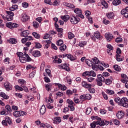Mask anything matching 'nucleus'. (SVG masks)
<instances>
[{
    "label": "nucleus",
    "mask_w": 128,
    "mask_h": 128,
    "mask_svg": "<svg viewBox=\"0 0 128 128\" xmlns=\"http://www.w3.org/2000/svg\"><path fill=\"white\" fill-rule=\"evenodd\" d=\"M85 100H92V95L89 94H85Z\"/></svg>",
    "instance_id": "37998d69"
},
{
    "label": "nucleus",
    "mask_w": 128,
    "mask_h": 128,
    "mask_svg": "<svg viewBox=\"0 0 128 128\" xmlns=\"http://www.w3.org/2000/svg\"><path fill=\"white\" fill-rule=\"evenodd\" d=\"M90 76V71H86L82 74L83 76Z\"/></svg>",
    "instance_id": "58836bf2"
},
{
    "label": "nucleus",
    "mask_w": 128,
    "mask_h": 128,
    "mask_svg": "<svg viewBox=\"0 0 128 128\" xmlns=\"http://www.w3.org/2000/svg\"><path fill=\"white\" fill-rule=\"evenodd\" d=\"M41 114H44L46 113V106L44 105H42L40 110Z\"/></svg>",
    "instance_id": "412c9836"
},
{
    "label": "nucleus",
    "mask_w": 128,
    "mask_h": 128,
    "mask_svg": "<svg viewBox=\"0 0 128 128\" xmlns=\"http://www.w3.org/2000/svg\"><path fill=\"white\" fill-rule=\"evenodd\" d=\"M29 32H30L28 30H24L22 32H21V36H24V38H26V36H28Z\"/></svg>",
    "instance_id": "aec40b11"
},
{
    "label": "nucleus",
    "mask_w": 128,
    "mask_h": 128,
    "mask_svg": "<svg viewBox=\"0 0 128 128\" xmlns=\"http://www.w3.org/2000/svg\"><path fill=\"white\" fill-rule=\"evenodd\" d=\"M4 118H5V120H6V122H7L8 124L10 125L12 124V119H10V117L6 116Z\"/></svg>",
    "instance_id": "c85d7f7f"
},
{
    "label": "nucleus",
    "mask_w": 128,
    "mask_h": 128,
    "mask_svg": "<svg viewBox=\"0 0 128 128\" xmlns=\"http://www.w3.org/2000/svg\"><path fill=\"white\" fill-rule=\"evenodd\" d=\"M68 38L69 40H72L74 38V35L72 32H68Z\"/></svg>",
    "instance_id": "473e14b6"
},
{
    "label": "nucleus",
    "mask_w": 128,
    "mask_h": 128,
    "mask_svg": "<svg viewBox=\"0 0 128 128\" xmlns=\"http://www.w3.org/2000/svg\"><path fill=\"white\" fill-rule=\"evenodd\" d=\"M0 96L3 98H4V100H8V98H10V96H8L6 95L4 92H0Z\"/></svg>",
    "instance_id": "6ab92c4d"
},
{
    "label": "nucleus",
    "mask_w": 128,
    "mask_h": 128,
    "mask_svg": "<svg viewBox=\"0 0 128 128\" xmlns=\"http://www.w3.org/2000/svg\"><path fill=\"white\" fill-rule=\"evenodd\" d=\"M90 76H93L96 77V72L94 70L90 71Z\"/></svg>",
    "instance_id": "864d4df0"
},
{
    "label": "nucleus",
    "mask_w": 128,
    "mask_h": 128,
    "mask_svg": "<svg viewBox=\"0 0 128 128\" xmlns=\"http://www.w3.org/2000/svg\"><path fill=\"white\" fill-rule=\"evenodd\" d=\"M55 84L56 86H58V88H61V90H66V88H66V86H64V85L62 86V84H60L56 83Z\"/></svg>",
    "instance_id": "a211bd4d"
},
{
    "label": "nucleus",
    "mask_w": 128,
    "mask_h": 128,
    "mask_svg": "<svg viewBox=\"0 0 128 128\" xmlns=\"http://www.w3.org/2000/svg\"><path fill=\"white\" fill-rule=\"evenodd\" d=\"M106 92L108 94H110V95L114 94V90H112L108 89H106Z\"/></svg>",
    "instance_id": "72a5a7b5"
},
{
    "label": "nucleus",
    "mask_w": 128,
    "mask_h": 128,
    "mask_svg": "<svg viewBox=\"0 0 128 128\" xmlns=\"http://www.w3.org/2000/svg\"><path fill=\"white\" fill-rule=\"evenodd\" d=\"M33 26L35 28H38V23L36 22H33Z\"/></svg>",
    "instance_id": "4d7b16f0"
},
{
    "label": "nucleus",
    "mask_w": 128,
    "mask_h": 128,
    "mask_svg": "<svg viewBox=\"0 0 128 128\" xmlns=\"http://www.w3.org/2000/svg\"><path fill=\"white\" fill-rule=\"evenodd\" d=\"M16 54L18 56L19 60L22 64H24L26 62H32V58H30L28 54H26V52H24V54L22 52H18Z\"/></svg>",
    "instance_id": "f257e3e1"
},
{
    "label": "nucleus",
    "mask_w": 128,
    "mask_h": 128,
    "mask_svg": "<svg viewBox=\"0 0 128 128\" xmlns=\"http://www.w3.org/2000/svg\"><path fill=\"white\" fill-rule=\"evenodd\" d=\"M67 58H69L70 60H76V58L74 57L72 54H68Z\"/></svg>",
    "instance_id": "2f4dec72"
},
{
    "label": "nucleus",
    "mask_w": 128,
    "mask_h": 128,
    "mask_svg": "<svg viewBox=\"0 0 128 128\" xmlns=\"http://www.w3.org/2000/svg\"><path fill=\"white\" fill-rule=\"evenodd\" d=\"M66 94L68 96H72V91L70 90H66Z\"/></svg>",
    "instance_id": "680f3d73"
},
{
    "label": "nucleus",
    "mask_w": 128,
    "mask_h": 128,
    "mask_svg": "<svg viewBox=\"0 0 128 128\" xmlns=\"http://www.w3.org/2000/svg\"><path fill=\"white\" fill-rule=\"evenodd\" d=\"M24 114V112L23 111H15L13 112V116L16 118H20Z\"/></svg>",
    "instance_id": "6e6552de"
},
{
    "label": "nucleus",
    "mask_w": 128,
    "mask_h": 128,
    "mask_svg": "<svg viewBox=\"0 0 128 128\" xmlns=\"http://www.w3.org/2000/svg\"><path fill=\"white\" fill-rule=\"evenodd\" d=\"M62 122V120H60V117L56 116L54 118V124H60Z\"/></svg>",
    "instance_id": "4be33fe9"
},
{
    "label": "nucleus",
    "mask_w": 128,
    "mask_h": 128,
    "mask_svg": "<svg viewBox=\"0 0 128 128\" xmlns=\"http://www.w3.org/2000/svg\"><path fill=\"white\" fill-rule=\"evenodd\" d=\"M106 16L109 20H112L114 16V14L112 12H109L106 14Z\"/></svg>",
    "instance_id": "dca6fc26"
},
{
    "label": "nucleus",
    "mask_w": 128,
    "mask_h": 128,
    "mask_svg": "<svg viewBox=\"0 0 128 128\" xmlns=\"http://www.w3.org/2000/svg\"><path fill=\"white\" fill-rule=\"evenodd\" d=\"M114 70L116 72H120V67L118 65L114 66Z\"/></svg>",
    "instance_id": "a18cd8bd"
},
{
    "label": "nucleus",
    "mask_w": 128,
    "mask_h": 128,
    "mask_svg": "<svg viewBox=\"0 0 128 128\" xmlns=\"http://www.w3.org/2000/svg\"><path fill=\"white\" fill-rule=\"evenodd\" d=\"M64 44V42L62 40H60L56 42L57 46H62V44Z\"/></svg>",
    "instance_id": "5fc2aeb1"
},
{
    "label": "nucleus",
    "mask_w": 128,
    "mask_h": 128,
    "mask_svg": "<svg viewBox=\"0 0 128 128\" xmlns=\"http://www.w3.org/2000/svg\"><path fill=\"white\" fill-rule=\"evenodd\" d=\"M106 48H108L110 50H114V47L110 44L106 45Z\"/></svg>",
    "instance_id": "0e129e2a"
},
{
    "label": "nucleus",
    "mask_w": 128,
    "mask_h": 128,
    "mask_svg": "<svg viewBox=\"0 0 128 128\" xmlns=\"http://www.w3.org/2000/svg\"><path fill=\"white\" fill-rule=\"evenodd\" d=\"M93 66L92 67V70H94L98 71V70H104V67L102 66H100V60H98V58L96 57H95L93 58Z\"/></svg>",
    "instance_id": "7ed1b4c3"
},
{
    "label": "nucleus",
    "mask_w": 128,
    "mask_h": 128,
    "mask_svg": "<svg viewBox=\"0 0 128 128\" xmlns=\"http://www.w3.org/2000/svg\"><path fill=\"white\" fill-rule=\"evenodd\" d=\"M22 6H23V8H28V3L26 2H24L22 4Z\"/></svg>",
    "instance_id": "13d9d810"
},
{
    "label": "nucleus",
    "mask_w": 128,
    "mask_h": 128,
    "mask_svg": "<svg viewBox=\"0 0 128 128\" xmlns=\"http://www.w3.org/2000/svg\"><path fill=\"white\" fill-rule=\"evenodd\" d=\"M59 66L61 68H62V70H66L67 72H70V68H68V66L66 64H62L60 65Z\"/></svg>",
    "instance_id": "9d476101"
},
{
    "label": "nucleus",
    "mask_w": 128,
    "mask_h": 128,
    "mask_svg": "<svg viewBox=\"0 0 128 128\" xmlns=\"http://www.w3.org/2000/svg\"><path fill=\"white\" fill-rule=\"evenodd\" d=\"M104 36L107 42H110V40H112V38H114V36H112V34L110 32H107L105 34Z\"/></svg>",
    "instance_id": "1a4fd4ad"
},
{
    "label": "nucleus",
    "mask_w": 128,
    "mask_h": 128,
    "mask_svg": "<svg viewBox=\"0 0 128 128\" xmlns=\"http://www.w3.org/2000/svg\"><path fill=\"white\" fill-rule=\"evenodd\" d=\"M94 36L97 38V40H102V36L100 35V33L98 32H94Z\"/></svg>",
    "instance_id": "f8f14e48"
},
{
    "label": "nucleus",
    "mask_w": 128,
    "mask_h": 128,
    "mask_svg": "<svg viewBox=\"0 0 128 128\" xmlns=\"http://www.w3.org/2000/svg\"><path fill=\"white\" fill-rule=\"evenodd\" d=\"M102 22L104 24H110V20H107L105 18H103Z\"/></svg>",
    "instance_id": "8fccbe9b"
},
{
    "label": "nucleus",
    "mask_w": 128,
    "mask_h": 128,
    "mask_svg": "<svg viewBox=\"0 0 128 128\" xmlns=\"http://www.w3.org/2000/svg\"><path fill=\"white\" fill-rule=\"evenodd\" d=\"M56 96H64V93L58 92L56 93Z\"/></svg>",
    "instance_id": "774afa93"
},
{
    "label": "nucleus",
    "mask_w": 128,
    "mask_h": 128,
    "mask_svg": "<svg viewBox=\"0 0 128 128\" xmlns=\"http://www.w3.org/2000/svg\"><path fill=\"white\" fill-rule=\"evenodd\" d=\"M122 42V38L120 37H118L116 38V42Z\"/></svg>",
    "instance_id": "6e6d98bb"
},
{
    "label": "nucleus",
    "mask_w": 128,
    "mask_h": 128,
    "mask_svg": "<svg viewBox=\"0 0 128 128\" xmlns=\"http://www.w3.org/2000/svg\"><path fill=\"white\" fill-rule=\"evenodd\" d=\"M117 118L120 120L123 116H124V113L122 111H119L117 112L116 114Z\"/></svg>",
    "instance_id": "ddd939ff"
},
{
    "label": "nucleus",
    "mask_w": 128,
    "mask_h": 128,
    "mask_svg": "<svg viewBox=\"0 0 128 128\" xmlns=\"http://www.w3.org/2000/svg\"><path fill=\"white\" fill-rule=\"evenodd\" d=\"M92 61H91L90 60H86V64H88V66H94V58L92 59Z\"/></svg>",
    "instance_id": "f3484780"
},
{
    "label": "nucleus",
    "mask_w": 128,
    "mask_h": 128,
    "mask_svg": "<svg viewBox=\"0 0 128 128\" xmlns=\"http://www.w3.org/2000/svg\"><path fill=\"white\" fill-rule=\"evenodd\" d=\"M122 4V1L120 0H114L112 2L113 6H118Z\"/></svg>",
    "instance_id": "b1692460"
},
{
    "label": "nucleus",
    "mask_w": 128,
    "mask_h": 128,
    "mask_svg": "<svg viewBox=\"0 0 128 128\" xmlns=\"http://www.w3.org/2000/svg\"><path fill=\"white\" fill-rule=\"evenodd\" d=\"M45 4H49L50 6H52V0H44Z\"/></svg>",
    "instance_id": "603ef678"
},
{
    "label": "nucleus",
    "mask_w": 128,
    "mask_h": 128,
    "mask_svg": "<svg viewBox=\"0 0 128 128\" xmlns=\"http://www.w3.org/2000/svg\"><path fill=\"white\" fill-rule=\"evenodd\" d=\"M14 88L16 90H20V92H22V90H24V88H22V87L20 86H15Z\"/></svg>",
    "instance_id": "ea45409f"
},
{
    "label": "nucleus",
    "mask_w": 128,
    "mask_h": 128,
    "mask_svg": "<svg viewBox=\"0 0 128 128\" xmlns=\"http://www.w3.org/2000/svg\"><path fill=\"white\" fill-rule=\"evenodd\" d=\"M63 4L64 6H67V8H76L74 5L68 3V2H64Z\"/></svg>",
    "instance_id": "9b49d317"
},
{
    "label": "nucleus",
    "mask_w": 128,
    "mask_h": 128,
    "mask_svg": "<svg viewBox=\"0 0 128 128\" xmlns=\"http://www.w3.org/2000/svg\"><path fill=\"white\" fill-rule=\"evenodd\" d=\"M12 10L10 11H6V13L8 14V16H14V12H12Z\"/></svg>",
    "instance_id": "c03bdc74"
},
{
    "label": "nucleus",
    "mask_w": 128,
    "mask_h": 128,
    "mask_svg": "<svg viewBox=\"0 0 128 128\" xmlns=\"http://www.w3.org/2000/svg\"><path fill=\"white\" fill-rule=\"evenodd\" d=\"M9 42L10 44H16L18 42V41L16 40V39L14 38H10L9 40Z\"/></svg>",
    "instance_id": "393cba45"
},
{
    "label": "nucleus",
    "mask_w": 128,
    "mask_h": 128,
    "mask_svg": "<svg viewBox=\"0 0 128 128\" xmlns=\"http://www.w3.org/2000/svg\"><path fill=\"white\" fill-rule=\"evenodd\" d=\"M45 72H46V74H48L49 78H52V74L51 71L49 69H46Z\"/></svg>",
    "instance_id": "a19ab883"
},
{
    "label": "nucleus",
    "mask_w": 128,
    "mask_h": 128,
    "mask_svg": "<svg viewBox=\"0 0 128 128\" xmlns=\"http://www.w3.org/2000/svg\"><path fill=\"white\" fill-rule=\"evenodd\" d=\"M45 88L48 92H50V90H52V84H48L46 85H45Z\"/></svg>",
    "instance_id": "bb28decb"
},
{
    "label": "nucleus",
    "mask_w": 128,
    "mask_h": 128,
    "mask_svg": "<svg viewBox=\"0 0 128 128\" xmlns=\"http://www.w3.org/2000/svg\"><path fill=\"white\" fill-rule=\"evenodd\" d=\"M34 44H35V48H41L42 44H40V42H35Z\"/></svg>",
    "instance_id": "e433bc0d"
},
{
    "label": "nucleus",
    "mask_w": 128,
    "mask_h": 128,
    "mask_svg": "<svg viewBox=\"0 0 128 128\" xmlns=\"http://www.w3.org/2000/svg\"><path fill=\"white\" fill-rule=\"evenodd\" d=\"M114 100L115 102L118 104V106L128 108V100L126 98H120V97H117L114 98Z\"/></svg>",
    "instance_id": "f03ea898"
},
{
    "label": "nucleus",
    "mask_w": 128,
    "mask_h": 128,
    "mask_svg": "<svg viewBox=\"0 0 128 128\" xmlns=\"http://www.w3.org/2000/svg\"><path fill=\"white\" fill-rule=\"evenodd\" d=\"M96 82H97V85L98 86H102V82L100 81L99 80H96Z\"/></svg>",
    "instance_id": "052dcab7"
},
{
    "label": "nucleus",
    "mask_w": 128,
    "mask_h": 128,
    "mask_svg": "<svg viewBox=\"0 0 128 128\" xmlns=\"http://www.w3.org/2000/svg\"><path fill=\"white\" fill-rule=\"evenodd\" d=\"M5 108L8 112H12V108L10 105H6Z\"/></svg>",
    "instance_id": "69168bd1"
},
{
    "label": "nucleus",
    "mask_w": 128,
    "mask_h": 128,
    "mask_svg": "<svg viewBox=\"0 0 128 128\" xmlns=\"http://www.w3.org/2000/svg\"><path fill=\"white\" fill-rule=\"evenodd\" d=\"M101 4L104 8H108V3L104 0H101Z\"/></svg>",
    "instance_id": "c9c22d12"
},
{
    "label": "nucleus",
    "mask_w": 128,
    "mask_h": 128,
    "mask_svg": "<svg viewBox=\"0 0 128 128\" xmlns=\"http://www.w3.org/2000/svg\"><path fill=\"white\" fill-rule=\"evenodd\" d=\"M14 18L10 15H7L6 16V20L8 22H10L12 20H13Z\"/></svg>",
    "instance_id": "de8ad7c7"
},
{
    "label": "nucleus",
    "mask_w": 128,
    "mask_h": 128,
    "mask_svg": "<svg viewBox=\"0 0 128 128\" xmlns=\"http://www.w3.org/2000/svg\"><path fill=\"white\" fill-rule=\"evenodd\" d=\"M32 36H34V38H40V34H38L36 32H33L32 34Z\"/></svg>",
    "instance_id": "c756f323"
},
{
    "label": "nucleus",
    "mask_w": 128,
    "mask_h": 128,
    "mask_svg": "<svg viewBox=\"0 0 128 128\" xmlns=\"http://www.w3.org/2000/svg\"><path fill=\"white\" fill-rule=\"evenodd\" d=\"M60 18L62 20H64L65 22H68V20H70V16L68 15H64V16H61Z\"/></svg>",
    "instance_id": "5701e85b"
},
{
    "label": "nucleus",
    "mask_w": 128,
    "mask_h": 128,
    "mask_svg": "<svg viewBox=\"0 0 128 128\" xmlns=\"http://www.w3.org/2000/svg\"><path fill=\"white\" fill-rule=\"evenodd\" d=\"M66 102H67V104H68L69 106H72V105L74 104V102H72V100H70L69 99L67 100Z\"/></svg>",
    "instance_id": "09e8293b"
},
{
    "label": "nucleus",
    "mask_w": 128,
    "mask_h": 128,
    "mask_svg": "<svg viewBox=\"0 0 128 128\" xmlns=\"http://www.w3.org/2000/svg\"><path fill=\"white\" fill-rule=\"evenodd\" d=\"M112 77H110V78L106 79V80L105 81L106 84H110L112 82Z\"/></svg>",
    "instance_id": "7c9ffc66"
},
{
    "label": "nucleus",
    "mask_w": 128,
    "mask_h": 128,
    "mask_svg": "<svg viewBox=\"0 0 128 128\" xmlns=\"http://www.w3.org/2000/svg\"><path fill=\"white\" fill-rule=\"evenodd\" d=\"M91 118L93 120H100V118L98 116H92Z\"/></svg>",
    "instance_id": "3c124183"
},
{
    "label": "nucleus",
    "mask_w": 128,
    "mask_h": 128,
    "mask_svg": "<svg viewBox=\"0 0 128 128\" xmlns=\"http://www.w3.org/2000/svg\"><path fill=\"white\" fill-rule=\"evenodd\" d=\"M44 76H45L44 78V82H50V78L46 77V74H44Z\"/></svg>",
    "instance_id": "79ce46f5"
},
{
    "label": "nucleus",
    "mask_w": 128,
    "mask_h": 128,
    "mask_svg": "<svg viewBox=\"0 0 128 128\" xmlns=\"http://www.w3.org/2000/svg\"><path fill=\"white\" fill-rule=\"evenodd\" d=\"M4 87L7 92H10V90H12V86L8 82H6L4 84Z\"/></svg>",
    "instance_id": "0eeeda50"
},
{
    "label": "nucleus",
    "mask_w": 128,
    "mask_h": 128,
    "mask_svg": "<svg viewBox=\"0 0 128 128\" xmlns=\"http://www.w3.org/2000/svg\"><path fill=\"white\" fill-rule=\"evenodd\" d=\"M18 5L14 4L12 6V8H10V10H11V11L16 10H18Z\"/></svg>",
    "instance_id": "cd10ccee"
},
{
    "label": "nucleus",
    "mask_w": 128,
    "mask_h": 128,
    "mask_svg": "<svg viewBox=\"0 0 128 128\" xmlns=\"http://www.w3.org/2000/svg\"><path fill=\"white\" fill-rule=\"evenodd\" d=\"M90 112H92V108L88 107L86 109V114H90Z\"/></svg>",
    "instance_id": "49530a36"
},
{
    "label": "nucleus",
    "mask_w": 128,
    "mask_h": 128,
    "mask_svg": "<svg viewBox=\"0 0 128 128\" xmlns=\"http://www.w3.org/2000/svg\"><path fill=\"white\" fill-rule=\"evenodd\" d=\"M60 50L61 52H64V50H66V44H64L62 46L60 47Z\"/></svg>",
    "instance_id": "4c0bfd02"
},
{
    "label": "nucleus",
    "mask_w": 128,
    "mask_h": 128,
    "mask_svg": "<svg viewBox=\"0 0 128 128\" xmlns=\"http://www.w3.org/2000/svg\"><path fill=\"white\" fill-rule=\"evenodd\" d=\"M113 122L116 126H118V124H120V121L116 119L113 120Z\"/></svg>",
    "instance_id": "e2e57ef3"
},
{
    "label": "nucleus",
    "mask_w": 128,
    "mask_h": 128,
    "mask_svg": "<svg viewBox=\"0 0 128 128\" xmlns=\"http://www.w3.org/2000/svg\"><path fill=\"white\" fill-rule=\"evenodd\" d=\"M100 126H104V120H102V118H100Z\"/></svg>",
    "instance_id": "bf43d9fd"
},
{
    "label": "nucleus",
    "mask_w": 128,
    "mask_h": 128,
    "mask_svg": "<svg viewBox=\"0 0 128 128\" xmlns=\"http://www.w3.org/2000/svg\"><path fill=\"white\" fill-rule=\"evenodd\" d=\"M34 50V49H31L29 50V52L34 56L35 58H37L38 56H40V52L38 50Z\"/></svg>",
    "instance_id": "423d86ee"
},
{
    "label": "nucleus",
    "mask_w": 128,
    "mask_h": 128,
    "mask_svg": "<svg viewBox=\"0 0 128 128\" xmlns=\"http://www.w3.org/2000/svg\"><path fill=\"white\" fill-rule=\"evenodd\" d=\"M12 23L10 22L6 24V26L12 30Z\"/></svg>",
    "instance_id": "338daca9"
},
{
    "label": "nucleus",
    "mask_w": 128,
    "mask_h": 128,
    "mask_svg": "<svg viewBox=\"0 0 128 128\" xmlns=\"http://www.w3.org/2000/svg\"><path fill=\"white\" fill-rule=\"evenodd\" d=\"M70 22L72 24H76L79 22H80V19L78 17L72 16V17H70Z\"/></svg>",
    "instance_id": "39448f33"
},
{
    "label": "nucleus",
    "mask_w": 128,
    "mask_h": 128,
    "mask_svg": "<svg viewBox=\"0 0 128 128\" xmlns=\"http://www.w3.org/2000/svg\"><path fill=\"white\" fill-rule=\"evenodd\" d=\"M98 78L96 79L97 80H100V82H106V79L101 74H99L97 76Z\"/></svg>",
    "instance_id": "4468645a"
},
{
    "label": "nucleus",
    "mask_w": 128,
    "mask_h": 128,
    "mask_svg": "<svg viewBox=\"0 0 128 128\" xmlns=\"http://www.w3.org/2000/svg\"><path fill=\"white\" fill-rule=\"evenodd\" d=\"M74 12H75V14H76L79 15L80 14H82V10H80V8H76L74 10Z\"/></svg>",
    "instance_id": "a878e982"
},
{
    "label": "nucleus",
    "mask_w": 128,
    "mask_h": 128,
    "mask_svg": "<svg viewBox=\"0 0 128 128\" xmlns=\"http://www.w3.org/2000/svg\"><path fill=\"white\" fill-rule=\"evenodd\" d=\"M18 82L20 84L24 85L25 84H26V80H24V79H20L18 80Z\"/></svg>",
    "instance_id": "f704fd0d"
},
{
    "label": "nucleus",
    "mask_w": 128,
    "mask_h": 128,
    "mask_svg": "<svg viewBox=\"0 0 128 128\" xmlns=\"http://www.w3.org/2000/svg\"><path fill=\"white\" fill-rule=\"evenodd\" d=\"M30 18V17L26 14H22V22H26Z\"/></svg>",
    "instance_id": "2eb2a0df"
},
{
    "label": "nucleus",
    "mask_w": 128,
    "mask_h": 128,
    "mask_svg": "<svg viewBox=\"0 0 128 128\" xmlns=\"http://www.w3.org/2000/svg\"><path fill=\"white\" fill-rule=\"evenodd\" d=\"M82 86H84V88H89L88 91L90 94H94L96 92V90L94 88H92V84H88L86 82L83 81L82 82Z\"/></svg>",
    "instance_id": "20e7f679"
}]
</instances>
